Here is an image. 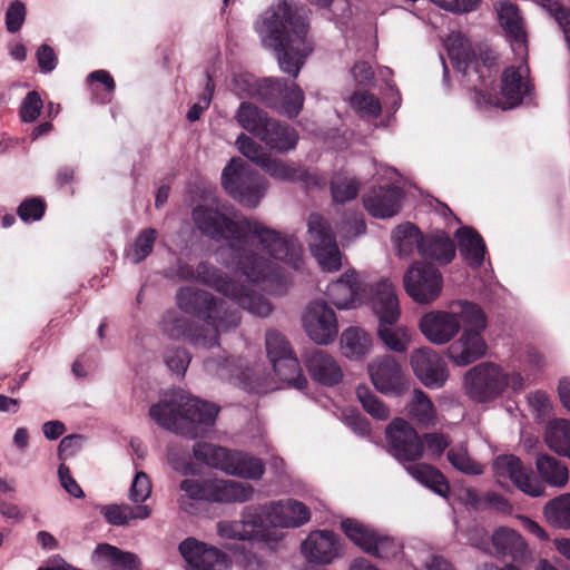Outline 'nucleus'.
<instances>
[{"instance_id": "obj_51", "label": "nucleus", "mask_w": 570, "mask_h": 570, "mask_svg": "<svg viewBox=\"0 0 570 570\" xmlns=\"http://www.w3.org/2000/svg\"><path fill=\"white\" fill-rule=\"evenodd\" d=\"M266 351L271 363L294 352L285 336L274 330L266 333Z\"/></svg>"}, {"instance_id": "obj_42", "label": "nucleus", "mask_w": 570, "mask_h": 570, "mask_svg": "<svg viewBox=\"0 0 570 570\" xmlns=\"http://www.w3.org/2000/svg\"><path fill=\"white\" fill-rule=\"evenodd\" d=\"M543 514L552 527L570 530V493L560 494L548 501Z\"/></svg>"}, {"instance_id": "obj_58", "label": "nucleus", "mask_w": 570, "mask_h": 570, "mask_svg": "<svg viewBox=\"0 0 570 570\" xmlns=\"http://www.w3.org/2000/svg\"><path fill=\"white\" fill-rule=\"evenodd\" d=\"M528 402L538 419H544L552 410L551 400L546 392L535 391L528 396Z\"/></svg>"}, {"instance_id": "obj_62", "label": "nucleus", "mask_w": 570, "mask_h": 570, "mask_svg": "<svg viewBox=\"0 0 570 570\" xmlns=\"http://www.w3.org/2000/svg\"><path fill=\"white\" fill-rule=\"evenodd\" d=\"M424 440L428 451L435 456H441L451 443L449 436L436 432L425 434Z\"/></svg>"}, {"instance_id": "obj_39", "label": "nucleus", "mask_w": 570, "mask_h": 570, "mask_svg": "<svg viewBox=\"0 0 570 570\" xmlns=\"http://www.w3.org/2000/svg\"><path fill=\"white\" fill-rule=\"evenodd\" d=\"M409 416L419 425L430 428L435 424L436 410L426 393L414 390L412 400L407 405Z\"/></svg>"}, {"instance_id": "obj_13", "label": "nucleus", "mask_w": 570, "mask_h": 570, "mask_svg": "<svg viewBox=\"0 0 570 570\" xmlns=\"http://www.w3.org/2000/svg\"><path fill=\"white\" fill-rule=\"evenodd\" d=\"M178 305L186 312H194L199 317L209 321L214 326L209 340L204 338L205 346H213L217 343V332L229 325H237L239 318L236 314H229L228 320L219 318L220 313H226L223 304L217 303L214 298L205 293L197 292L190 287L181 288L177 295Z\"/></svg>"}, {"instance_id": "obj_32", "label": "nucleus", "mask_w": 570, "mask_h": 570, "mask_svg": "<svg viewBox=\"0 0 570 570\" xmlns=\"http://www.w3.org/2000/svg\"><path fill=\"white\" fill-rule=\"evenodd\" d=\"M459 250L466 264L472 268H479L484 262L487 253L482 236L472 227L464 226L455 232Z\"/></svg>"}, {"instance_id": "obj_6", "label": "nucleus", "mask_w": 570, "mask_h": 570, "mask_svg": "<svg viewBox=\"0 0 570 570\" xmlns=\"http://www.w3.org/2000/svg\"><path fill=\"white\" fill-rule=\"evenodd\" d=\"M309 519L308 507L297 500L273 501L252 514V547L274 549L283 535L278 529L297 528Z\"/></svg>"}, {"instance_id": "obj_2", "label": "nucleus", "mask_w": 570, "mask_h": 570, "mask_svg": "<svg viewBox=\"0 0 570 570\" xmlns=\"http://www.w3.org/2000/svg\"><path fill=\"white\" fill-rule=\"evenodd\" d=\"M252 315L266 317L273 311L271 302L262 291L269 295H282L288 282L283 275L279 262L296 271L303 265V247L294 236H283L252 218Z\"/></svg>"}, {"instance_id": "obj_49", "label": "nucleus", "mask_w": 570, "mask_h": 570, "mask_svg": "<svg viewBox=\"0 0 570 570\" xmlns=\"http://www.w3.org/2000/svg\"><path fill=\"white\" fill-rule=\"evenodd\" d=\"M401 550L402 546L399 541L377 530L375 538L366 553L380 559H391L397 556Z\"/></svg>"}, {"instance_id": "obj_26", "label": "nucleus", "mask_w": 570, "mask_h": 570, "mask_svg": "<svg viewBox=\"0 0 570 570\" xmlns=\"http://www.w3.org/2000/svg\"><path fill=\"white\" fill-rule=\"evenodd\" d=\"M475 546L487 552H492V548L495 556L510 557L514 562H524L530 557L528 546L521 534L505 527L493 532L491 546L488 539L476 542Z\"/></svg>"}, {"instance_id": "obj_46", "label": "nucleus", "mask_w": 570, "mask_h": 570, "mask_svg": "<svg viewBox=\"0 0 570 570\" xmlns=\"http://www.w3.org/2000/svg\"><path fill=\"white\" fill-rule=\"evenodd\" d=\"M351 106L364 119H375L381 115L380 100L367 91H356L351 97Z\"/></svg>"}, {"instance_id": "obj_20", "label": "nucleus", "mask_w": 570, "mask_h": 570, "mask_svg": "<svg viewBox=\"0 0 570 570\" xmlns=\"http://www.w3.org/2000/svg\"><path fill=\"white\" fill-rule=\"evenodd\" d=\"M252 149H254L252 147ZM255 164L271 177L282 181H302L307 189L323 188L326 179L316 173H308L301 166L287 164L269 156H257L252 150V165Z\"/></svg>"}, {"instance_id": "obj_38", "label": "nucleus", "mask_w": 570, "mask_h": 570, "mask_svg": "<svg viewBox=\"0 0 570 570\" xmlns=\"http://www.w3.org/2000/svg\"><path fill=\"white\" fill-rule=\"evenodd\" d=\"M272 365L277 376L289 386L299 391L307 386V380L302 373L299 362L294 352L274 361Z\"/></svg>"}, {"instance_id": "obj_9", "label": "nucleus", "mask_w": 570, "mask_h": 570, "mask_svg": "<svg viewBox=\"0 0 570 570\" xmlns=\"http://www.w3.org/2000/svg\"><path fill=\"white\" fill-rule=\"evenodd\" d=\"M464 387L471 400L485 403L500 396L507 389L522 391L524 379L518 372L507 373L501 366L484 362L466 372Z\"/></svg>"}, {"instance_id": "obj_64", "label": "nucleus", "mask_w": 570, "mask_h": 570, "mask_svg": "<svg viewBox=\"0 0 570 570\" xmlns=\"http://www.w3.org/2000/svg\"><path fill=\"white\" fill-rule=\"evenodd\" d=\"M351 73L354 81L360 86H368L373 82L374 79V71L366 61L355 62Z\"/></svg>"}, {"instance_id": "obj_16", "label": "nucleus", "mask_w": 570, "mask_h": 570, "mask_svg": "<svg viewBox=\"0 0 570 570\" xmlns=\"http://www.w3.org/2000/svg\"><path fill=\"white\" fill-rule=\"evenodd\" d=\"M263 141L267 147L281 154L294 149L298 141L297 131L285 124L252 107V138Z\"/></svg>"}, {"instance_id": "obj_28", "label": "nucleus", "mask_w": 570, "mask_h": 570, "mask_svg": "<svg viewBox=\"0 0 570 570\" xmlns=\"http://www.w3.org/2000/svg\"><path fill=\"white\" fill-rule=\"evenodd\" d=\"M497 12L514 56L525 58L528 56L527 32L518 7L507 0L500 1L497 4Z\"/></svg>"}, {"instance_id": "obj_56", "label": "nucleus", "mask_w": 570, "mask_h": 570, "mask_svg": "<svg viewBox=\"0 0 570 570\" xmlns=\"http://www.w3.org/2000/svg\"><path fill=\"white\" fill-rule=\"evenodd\" d=\"M128 504H109L100 508V513L106 520L112 525H126L129 523L128 520Z\"/></svg>"}, {"instance_id": "obj_3", "label": "nucleus", "mask_w": 570, "mask_h": 570, "mask_svg": "<svg viewBox=\"0 0 570 570\" xmlns=\"http://www.w3.org/2000/svg\"><path fill=\"white\" fill-rule=\"evenodd\" d=\"M309 10L287 1L272 4L257 23V32L266 48L272 49L283 72L296 78L312 52L307 38Z\"/></svg>"}, {"instance_id": "obj_36", "label": "nucleus", "mask_w": 570, "mask_h": 570, "mask_svg": "<svg viewBox=\"0 0 570 570\" xmlns=\"http://www.w3.org/2000/svg\"><path fill=\"white\" fill-rule=\"evenodd\" d=\"M407 473L422 485L429 488L442 498H448L450 487L445 476L435 468L416 463L406 466Z\"/></svg>"}, {"instance_id": "obj_61", "label": "nucleus", "mask_w": 570, "mask_h": 570, "mask_svg": "<svg viewBox=\"0 0 570 570\" xmlns=\"http://www.w3.org/2000/svg\"><path fill=\"white\" fill-rule=\"evenodd\" d=\"M165 361L170 371L180 375L187 370L190 357L186 351L175 350L166 353Z\"/></svg>"}, {"instance_id": "obj_8", "label": "nucleus", "mask_w": 570, "mask_h": 570, "mask_svg": "<svg viewBox=\"0 0 570 570\" xmlns=\"http://www.w3.org/2000/svg\"><path fill=\"white\" fill-rule=\"evenodd\" d=\"M479 307L466 299L452 301L446 309H434L422 315L419 328L430 343L445 345L458 336L466 320L474 318L473 314Z\"/></svg>"}, {"instance_id": "obj_52", "label": "nucleus", "mask_w": 570, "mask_h": 570, "mask_svg": "<svg viewBox=\"0 0 570 570\" xmlns=\"http://www.w3.org/2000/svg\"><path fill=\"white\" fill-rule=\"evenodd\" d=\"M151 491L150 478L142 471L137 472L129 488V499L135 503H142L150 498Z\"/></svg>"}, {"instance_id": "obj_60", "label": "nucleus", "mask_w": 570, "mask_h": 570, "mask_svg": "<svg viewBox=\"0 0 570 570\" xmlns=\"http://www.w3.org/2000/svg\"><path fill=\"white\" fill-rule=\"evenodd\" d=\"M438 7L454 13H466L475 10L480 0H430Z\"/></svg>"}, {"instance_id": "obj_40", "label": "nucleus", "mask_w": 570, "mask_h": 570, "mask_svg": "<svg viewBox=\"0 0 570 570\" xmlns=\"http://www.w3.org/2000/svg\"><path fill=\"white\" fill-rule=\"evenodd\" d=\"M341 346L348 358H360L371 348V336L360 327H348L341 335Z\"/></svg>"}, {"instance_id": "obj_37", "label": "nucleus", "mask_w": 570, "mask_h": 570, "mask_svg": "<svg viewBox=\"0 0 570 570\" xmlns=\"http://www.w3.org/2000/svg\"><path fill=\"white\" fill-rule=\"evenodd\" d=\"M425 235L412 223L399 225L392 234V239L400 257H407L416 249L420 253V244Z\"/></svg>"}, {"instance_id": "obj_27", "label": "nucleus", "mask_w": 570, "mask_h": 570, "mask_svg": "<svg viewBox=\"0 0 570 570\" xmlns=\"http://www.w3.org/2000/svg\"><path fill=\"white\" fill-rule=\"evenodd\" d=\"M183 558L196 570H228L227 556L215 547L188 538L179 544Z\"/></svg>"}, {"instance_id": "obj_5", "label": "nucleus", "mask_w": 570, "mask_h": 570, "mask_svg": "<svg viewBox=\"0 0 570 570\" xmlns=\"http://www.w3.org/2000/svg\"><path fill=\"white\" fill-rule=\"evenodd\" d=\"M493 473L500 485L511 481L524 494L537 498L544 494L547 483L553 488H563L569 480V471L564 463L558 459L541 454L537 458L535 468L542 481L533 473L530 466L513 454L498 455L492 463Z\"/></svg>"}, {"instance_id": "obj_45", "label": "nucleus", "mask_w": 570, "mask_h": 570, "mask_svg": "<svg viewBox=\"0 0 570 570\" xmlns=\"http://www.w3.org/2000/svg\"><path fill=\"white\" fill-rule=\"evenodd\" d=\"M361 183L356 178L343 174L335 175L331 180V194L334 203L344 204L354 199L360 191Z\"/></svg>"}, {"instance_id": "obj_25", "label": "nucleus", "mask_w": 570, "mask_h": 570, "mask_svg": "<svg viewBox=\"0 0 570 570\" xmlns=\"http://www.w3.org/2000/svg\"><path fill=\"white\" fill-rule=\"evenodd\" d=\"M197 227L210 237L242 240L245 227L238 220L227 219L217 208L197 207L194 210Z\"/></svg>"}, {"instance_id": "obj_59", "label": "nucleus", "mask_w": 570, "mask_h": 570, "mask_svg": "<svg viewBox=\"0 0 570 570\" xmlns=\"http://www.w3.org/2000/svg\"><path fill=\"white\" fill-rule=\"evenodd\" d=\"M24 17H26L24 4L20 1L12 2L10 4V7L8 8L7 14H6V24H7L8 31H10V32L18 31L24 21Z\"/></svg>"}, {"instance_id": "obj_18", "label": "nucleus", "mask_w": 570, "mask_h": 570, "mask_svg": "<svg viewBox=\"0 0 570 570\" xmlns=\"http://www.w3.org/2000/svg\"><path fill=\"white\" fill-rule=\"evenodd\" d=\"M302 324L306 335L317 345L332 344L338 334L336 314L323 301L312 302L306 307Z\"/></svg>"}, {"instance_id": "obj_19", "label": "nucleus", "mask_w": 570, "mask_h": 570, "mask_svg": "<svg viewBox=\"0 0 570 570\" xmlns=\"http://www.w3.org/2000/svg\"><path fill=\"white\" fill-rule=\"evenodd\" d=\"M386 440L392 455L400 462H413L423 454V441L404 419H394L386 428Z\"/></svg>"}, {"instance_id": "obj_63", "label": "nucleus", "mask_w": 570, "mask_h": 570, "mask_svg": "<svg viewBox=\"0 0 570 570\" xmlns=\"http://www.w3.org/2000/svg\"><path fill=\"white\" fill-rule=\"evenodd\" d=\"M58 475L61 487L72 497L82 498L83 491L71 476L69 469L65 464H60L58 469Z\"/></svg>"}, {"instance_id": "obj_21", "label": "nucleus", "mask_w": 570, "mask_h": 570, "mask_svg": "<svg viewBox=\"0 0 570 570\" xmlns=\"http://www.w3.org/2000/svg\"><path fill=\"white\" fill-rule=\"evenodd\" d=\"M375 389L386 395H401L407 390V381L399 362L391 355L375 358L367 365Z\"/></svg>"}, {"instance_id": "obj_1", "label": "nucleus", "mask_w": 570, "mask_h": 570, "mask_svg": "<svg viewBox=\"0 0 570 570\" xmlns=\"http://www.w3.org/2000/svg\"><path fill=\"white\" fill-rule=\"evenodd\" d=\"M445 46L453 67L468 78V82L474 89V101L480 109L492 106L502 110L512 109L531 96L533 87L528 78V56L523 59L515 57L519 63L504 69L500 96L492 99L483 92L482 87L485 86V78L491 75V69L497 62L495 52L487 46L473 49L470 41L460 32H451Z\"/></svg>"}, {"instance_id": "obj_11", "label": "nucleus", "mask_w": 570, "mask_h": 570, "mask_svg": "<svg viewBox=\"0 0 570 570\" xmlns=\"http://www.w3.org/2000/svg\"><path fill=\"white\" fill-rule=\"evenodd\" d=\"M257 96L266 106L293 119L304 106V92L294 82L284 79L265 78L252 82V97Z\"/></svg>"}, {"instance_id": "obj_55", "label": "nucleus", "mask_w": 570, "mask_h": 570, "mask_svg": "<svg viewBox=\"0 0 570 570\" xmlns=\"http://www.w3.org/2000/svg\"><path fill=\"white\" fill-rule=\"evenodd\" d=\"M42 109V100L36 91H30L20 106V117L24 122H33Z\"/></svg>"}, {"instance_id": "obj_54", "label": "nucleus", "mask_w": 570, "mask_h": 570, "mask_svg": "<svg viewBox=\"0 0 570 570\" xmlns=\"http://www.w3.org/2000/svg\"><path fill=\"white\" fill-rule=\"evenodd\" d=\"M338 234L345 240H351L365 233L366 226L361 215L356 213L350 214L337 226Z\"/></svg>"}, {"instance_id": "obj_53", "label": "nucleus", "mask_w": 570, "mask_h": 570, "mask_svg": "<svg viewBox=\"0 0 570 570\" xmlns=\"http://www.w3.org/2000/svg\"><path fill=\"white\" fill-rule=\"evenodd\" d=\"M217 532L222 538L230 540H246L249 534L246 520L220 521Z\"/></svg>"}, {"instance_id": "obj_30", "label": "nucleus", "mask_w": 570, "mask_h": 570, "mask_svg": "<svg viewBox=\"0 0 570 570\" xmlns=\"http://www.w3.org/2000/svg\"><path fill=\"white\" fill-rule=\"evenodd\" d=\"M403 191L397 186L374 188L363 197L367 213L375 218H390L401 209Z\"/></svg>"}, {"instance_id": "obj_23", "label": "nucleus", "mask_w": 570, "mask_h": 570, "mask_svg": "<svg viewBox=\"0 0 570 570\" xmlns=\"http://www.w3.org/2000/svg\"><path fill=\"white\" fill-rule=\"evenodd\" d=\"M410 363L416 377L429 389H440L448 380V368L444 360L432 348L414 350Z\"/></svg>"}, {"instance_id": "obj_48", "label": "nucleus", "mask_w": 570, "mask_h": 570, "mask_svg": "<svg viewBox=\"0 0 570 570\" xmlns=\"http://www.w3.org/2000/svg\"><path fill=\"white\" fill-rule=\"evenodd\" d=\"M356 396L363 409L374 419L387 420L390 410L386 405L370 390L368 386L360 385L356 389Z\"/></svg>"}, {"instance_id": "obj_22", "label": "nucleus", "mask_w": 570, "mask_h": 570, "mask_svg": "<svg viewBox=\"0 0 570 570\" xmlns=\"http://www.w3.org/2000/svg\"><path fill=\"white\" fill-rule=\"evenodd\" d=\"M194 454L206 464L232 475L246 478L249 472V459L245 453L230 451L213 444H196Z\"/></svg>"}, {"instance_id": "obj_31", "label": "nucleus", "mask_w": 570, "mask_h": 570, "mask_svg": "<svg viewBox=\"0 0 570 570\" xmlns=\"http://www.w3.org/2000/svg\"><path fill=\"white\" fill-rule=\"evenodd\" d=\"M222 185L234 199L243 202L249 193V168L239 157L229 160L222 173Z\"/></svg>"}, {"instance_id": "obj_24", "label": "nucleus", "mask_w": 570, "mask_h": 570, "mask_svg": "<svg viewBox=\"0 0 570 570\" xmlns=\"http://www.w3.org/2000/svg\"><path fill=\"white\" fill-rule=\"evenodd\" d=\"M301 552L309 563L331 564L342 556V547L334 532L315 530L302 542Z\"/></svg>"}, {"instance_id": "obj_47", "label": "nucleus", "mask_w": 570, "mask_h": 570, "mask_svg": "<svg viewBox=\"0 0 570 570\" xmlns=\"http://www.w3.org/2000/svg\"><path fill=\"white\" fill-rule=\"evenodd\" d=\"M157 232L153 228H146L139 233L134 244L127 250V258L137 264L144 261L153 250Z\"/></svg>"}, {"instance_id": "obj_12", "label": "nucleus", "mask_w": 570, "mask_h": 570, "mask_svg": "<svg viewBox=\"0 0 570 570\" xmlns=\"http://www.w3.org/2000/svg\"><path fill=\"white\" fill-rule=\"evenodd\" d=\"M473 317L466 320L462 333L446 350V357L456 366H468L487 354L488 345L482 336L488 326L487 315L479 307Z\"/></svg>"}, {"instance_id": "obj_14", "label": "nucleus", "mask_w": 570, "mask_h": 570, "mask_svg": "<svg viewBox=\"0 0 570 570\" xmlns=\"http://www.w3.org/2000/svg\"><path fill=\"white\" fill-rule=\"evenodd\" d=\"M308 244L312 255L324 272H337L342 255L331 225L320 214H311L307 222Z\"/></svg>"}, {"instance_id": "obj_4", "label": "nucleus", "mask_w": 570, "mask_h": 570, "mask_svg": "<svg viewBox=\"0 0 570 570\" xmlns=\"http://www.w3.org/2000/svg\"><path fill=\"white\" fill-rule=\"evenodd\" d=\"M219 409L183 390L164 393L149 407L150 419L160 428L188 438H197L215 423Z\"/></svg>"}, {"instance_id": "obj_7", "label": "nucleus", "mask_w": 570, "mask_h": 570, "mask_svg": "<svg viewBox=\"0 0 570 570\" xmlns=\"http://www.w3.org/2000/svg\"><path fill=\"white\" fill-rule=\"evenodd\" d=\"M371 307L377 317V335L391 351L403 353L409 348L411 335L409 330L397 324L401 309L394 284L381 279L373 289Z\"/></svg>"}, {"instance_id": "obj_43", "label": "nucleus", "mask_w": 570, "mask_h": 570, "mask_svg": "<svg viewBox=\"0 0 570 570\" xmlns=\"http://www.w3.org/2000/svg\"><path fill=\"white\" fill-rule=\"evenodd\" d=\"M341 528L345 535L364 552H367L377 532L376 529L355 519L343 520Z\"/></svg>"}, {"instance_id": "obj_50", "label": "nucleus", "mask_w": 570, "mask_h": 570, "mask_svg": "<svg viewBox=\"0 0 570 570\" xmlns=\"http://www.w3.org/2000/svg\"><path fill=\"white\" fill-rule=\"evenodd\" d=\"M559 24L564 35V39L570 49V10L564 8L557 0H535Z\"/></svg>"}, {"instance_id": "obj_35", "label": "nucleus", "mask_w": 570, "mask_h": 570, "mask_svg": "<svg viewBox=\"0 0 570 570\" xmlns=\"http://www.w3.org/2000/svg\"><path fill=\"white\" fill-rule=\"evenodd\" d=\"M544 442L558 455L570 459V421L550 420L546 428Z\"/></svg>"}, {"instance_id": "obj_29", "label": "nucleus", "mask_w": 570, "mask_h": 570, "mask_svg": "<svg viewBox=\"0 0 570 570\" xmlns=\"http://www.w3.org/2000/svg\"><path fill=\"white\" fill-rule=\"evenodd\" d=\"M311 377L320 384L334 386L343 379V371L336 360L326 351L313 348L304 355Z\"/></svg>"}, {"instance_id": "obj_34", "label": "nucleus", "mask_w": 570, "mask_h": 570, "mask_svg": "<svg viewBox=\"0 0 570 570\" xmlns=\"http://www.w3.org/2000/svg\"><path fill=\"white\" fill-rule=\"evenodd\" d=\"M420 255L426 259L449 264L455 256V246L446 233L438 230L425 235L420 244Z\"/></svg>"}, {"instance_id": "obj_44", "label": "nucleus", "mask_w": 570, "mask_h": 570, "mask_svg": "<svg viewBox=\"0 0 570 570\" xmlns=\"http://www.w3.org/2000/svg\"><path fill=\"white\" fill-rule=\"evenodd\" d=\"M448 461L458 471L469 475H480L483 473V466L474 461L468 452L464 444L452 446L448 452Z\"/></svg>"}, {"instance_id": "obj_17", "label": "nucleus", "mask_w": 570, "mask_h": 570, "mask_svg": "<svg viewBox=\"0 0 570 570\" xmlns=\"http://www.w3.org/2000/svg\"><path fill=\"white\" fill-rule=\"evenodd\" d=\"M376 284L370 288L368 293L361 275L354 269H348L335 282L328 284L326 296L340 309L355 308L366 301L371 304Z\"/></svg>"}, {"instance_id": "obj_41", "label": "nucleus", "mask_w": 570, "mask_h": 570, "mask_svg": "<svg viewBox=\"0 0 570 570\" xmlns=\"http://www.w3.org/2000/svg\"><path fill=\"white\" fill-rule=\"evenodd\" d=\"M258 434L259 440L257 441H254L255 436L252 434V449L255 446L257 453L262 455L261 458H254L252 455V480H258L263 476L265 463H268L276 474L282 473L284 466V462L281 458L269 453L267 443L263 439L259 428Z\"/></svg>"}, {"instance_id": "obj_15", "label": "nucleus", "mask_w": 570, "mask_h": 570, "mask_svg": "<svg viewBox=\"0 0 570 570\" xmlns=\"http://www.w3.org/2000/svg\"><path fill=\"white\" fill-rule=\"evenodd\" d=\"M406 294L417 304L438 299L443 288V277L438 268L422 262L413 263L403 277Z\"/></svg>"}, {"instance_id": "obj_33", "label": "nucleus", "mask_w": 570, "mask_h": 570, "mask_svg": "<svg viewBox=\"0 0 570 570\" xmlns=\"http://www.w3.org/2000/svg\"><path fill=\"white\" fill-rule=\"evenodd\" d=\"M94 561L102 568L114 570H138L139 560L136 554L125 552L108 543L99 544L92 554Z\"/></svg>"}, {"instance_id": "obj_10", "label": "nucleus", "mask_w": 570, "mask_h": 570, "mask_svg": "<svg viewBox=\"0 0 570 570\" xmlns=\"http://www.w3.org/2000/svg\"><path fill=\"white\" fill-rule=\"evenodd\" d=\"M179 490L181 495L178 498V504L185 511L191 505L189 501L227 503L243 502L248 498V488L233 480L184 479Z\"/></svg>"}, {"instance_id": "obj_57", "label": "nucleus", "mask_w": 570, "mask_h": 570, "mask_svg": "<svg viewBox=\"0 0 570 570\" xmlns=\"http://www.w3.org/2000/svg\"><path fill=\"white\" fill-rule=\"evenodd\" d=\"M45 213V204L39 198L24 200L18 208V215L23 222L39 220Z\"/></svg>"}]
</instances>
